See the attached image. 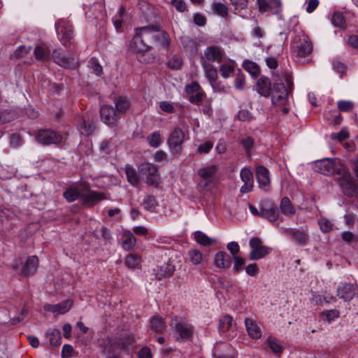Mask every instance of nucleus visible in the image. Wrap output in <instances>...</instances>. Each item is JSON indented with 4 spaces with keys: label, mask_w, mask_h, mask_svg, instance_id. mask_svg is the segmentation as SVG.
I'll use <instances>...</instances> for the list:
<instances>
[{
    "label": "nucleus",
    "mask_w": 358,
    "mask_h": 358,
    "mask_svg": "<svg viewBox=\"0 0 358 358\" xmlns=\"http://www.w3.org/2000/svg\"><path fill=\"white\" fill-rule=\"evenodd\" d=\"M292 50L295 60L298 63L305 64V59L313 52V45L303 31H299L294 36L292 42Z\"/></svg>",
    "instance_id": "f257e3e1"
},
{
    "label": "nucleus",
    "mask_w": 358,
    "mask_h": 358,
    "mask_svg": "<svg viewBox=\"0 0 358 358\" xmlns=\"http://www.w3.org/2000/svg\"><path fill=\"white\" fill-rule=\"evenodd\" d=\"M293 88V82L292 77L289 73H285L282 76V79L274 84L271 101L273 104L283 106L285 105L289 92Z\"/></svg>",
    "instance_id": "f03ea898"
},
{
    "label": "nucleus",
    "mask_w": 358,
    "mask_h": 358,
    "mask_svg": "<svg viewBox=\"0 0 358 358\" xmlns=\"http://www.w3.org/2000/svg\"><path fill=\"white\" fill-rule=\"evenodd\" d=\"M169 325L173 330L176 341H186L193 338L194 327L187 321L174 316Z\"/></svg>",
    "instance_id": "7ed1b4c3"
},
{
    "label": "nucleus",
    "mask_w": 358,
    "mask_h": 358,
    "mask_svg": "<svg viewBox=\"0 0 358 358\" xmlns=\"http://www.w3.org/2000/svg\"><path fill=\"white\" fill-rule=\"evenodd\" d=\"M136 29L150 45L153 43H159L163 47H166L170 43L166 33L160 31L159 27L157 25L150 24Z\"/></svg>",
    "instance_id": "20e7f679"
},
{
    "label": "nucleus",
    "mask_w": 358,
    "mask_h": 358,
    "mask_svg": "<svg viewBox=\"0 0 358 358\" xmlns=\"http://www.w3.org/2000/svg\"><path fill=\"white\" fill-rule=\"evenodd\" d=\"M36 142L43 145H59L63 141V136L51 129L38 130L34 135Z\"/></svg>",
    "instance_id": "39448f33"
},
{
    "label": "nucleus",
    "mask_w": 358,
    "mask_h": 358,
    "mask_svg": "<svg viewBox=\"0 0 358 358\" xmlns=\"http://www.w3.org/2000/svg\"><path fill=\"white\" fill-rule=\"evenodd\" d=\"M57 36L62 44L66 47L73 43V31L71 23L64 19H59L55 24Z\"/></svg>",
    "instance_id": "423d86ee"
},
{
    "label": "nucleus",
    "mask_w": 358,
    "mask_h": 358,
    "mask_svg": "<svg viewBox=\"0 0 358 358\" xmlns=\"http://www.w3.org/2000/svg\"><path fill=\"white\" fill-rule=\"evenodd\" d=\"M336 174L341 176L338 182L343 194L348 196H352L356 192L357 185L351 173L345 171L343 168H338Z\"/></svg>",
    "instance_id": "0eeeda50"
},
{
    "label": "nucleus",
    "mask_w": 358,
    "mask_h": 358,
    "mask_svg": "<svg viewBox=\"0 0 358 358\" xmlns=\"http://www.w3.org/2000/svg\"><path fill=\"white\" fill-rule=\"evenodd\" d=\"M249 245L251 249L249 253V259L251 261H257L262 259L272 250L271 248L262 245V240L257 237L252 238L250 240Z\"/></svg>",
    "instance_id": "6e6552de"
},
{
    "label": "nucleus",
    "mask_w": 358,
    "mask_h": 358,
    "mask_svg": "<svg viewBox=\"0 0 358 358\" xmlns=\"http://www.w3.org/2000/svg\"><path fill=\"white\" fill-rule=\"evenodd\" d=\"M203 62L207 64L210 63H225L227 60L224 50L216 45L208 46L203 52Z\"/></svg>",
    "instance_id": "1a4fd4ad"
},
{
    "label": "nucleus",
    "mask_w": 358,
    "mask_h": 358,
    "mask_svg": "<svg viewBox=\"0 0 358 358\" xmlns=\"http://www.w3.org/2000/svg\"><path fill=\"white\" fill-rule=\"evenodd\" d=\"M185 140V133L180 128H175L170 134L168 145L171 152L175 155H180L182 152V144Z\"/></svg>",
    "instance_id": "9d476101"
},
{
    "label": "nucleus",
    "mask_w": 358,
    "mask_h": 358,
    "mask_svg": "<svg viewBox=\"0 0 358 358\" xmlns=\"http://www.w3.org/2000/svg\"><path fill=\"white\" fill-rule=\"evenodd\" d=\"M313 169L315 171L324 176H332L336 173V159L324 158L315 162Z\"/></svg>",
    "instance_id": "9b49d317"
},
{
    "label": "nucleus",
    "mask_w": 358,
    "mask_h": 358,
    "mask_svg": "<svg viewBox=\"0 0 358 358\" xmlns=\"http://www.w3.org/2000/svg\"><path fill=\"white\" fill-rule=\"evenodd\" d=\"M217 167L215 165L204 166L198 170V175L201 177L200 186L206 187L215 180Z\"/></svg>",
    "instance_id": "f8f14e48"
},
{
    "label": "nucleus",
    "mask_w": 358,
    "mask_h": 358,
    "mask_svg": "<svg viewBox=\"0 0 358 358\" xmlns=\"http://www.w3.org/2000/svg\"><path fill=\"white\" fill-rule=\"evenodd\" d=\"M106 199L107 197L104 193L91 190L89 186L85 183V188L82 194V199L84 205L94 206L98 202Z\"/></svg>",
    "instance_id": "ddd939ff"
},
{
    "label": "nucleus",
    "mask_w": 358,
    "mask_h": 358,
    "mask_svg": "<svg viewBox=\"0 0 358 358\" xmlns=\"http://www.w3.org/2000/svg\"><path fill=\"white\" fill-rule=\"evenodd\" d=\"M219 331L220 333L231 339L236 335V325L233 324L232 317L229 315H224L219 322Z\"/></svg>",
    "instance_id": "4468645a"
},
{
    "label": "nucleus",
    "mask_w": 358,
    "mask_h": 358,
    "mask_svg": "<svg viewBox=\"0 0 358 358\" xmlns=\"http://www.w3.org/2000/svg\"><path fill=\"white\" fill-rule=\"evenodd\" d=\"M141 171L147 177V182L152 186H157L159 181L158 169L150 163H144L141 166Z\"/></svg>",
    "instance_id": "2eb2a0df"
},
{
    "label": "nucleus",
    "mask_w": 358,
    "mask_h": 358,
    "mask_svg": "<svg viewBox=\"0 0 358 358\" xmlns=\"http://www.w3.org/2000/svg\"><path fill=\"white\" fill-rule=\"evenodd\" d=\"M130 48L136 52H143L151 50L152 45H150L145 38L141 36L137 29H135V34L130 42Z\"/></svg>",
    "instance_id": "dca6fc26"
},
{
    "label": "nucleus",
    "mask_w": 358,
    "mask_h": 358,
    "mask_svg": "<svg viewBox=\"0 0 358 358\" xmlns=\"http://www.w3.org/2000/svg\"><path fill=\"white\" fill-rule=\"evenodd\" d=\"M53 61L66 69H74L77 62L73 57H66L59 50H54L51 54Z\"/></svg>",
    "instance_id": "f3484780"
},
{
    "label": "nucleus",
    "mask_w": 358,
    "mask_h": 358,
    "mask_svg": "<svg viewBox=\"0 0 358 358\" xmlns=\"http://www.w3.org/2000/svg\"><path fill=\"white\" fill-rule=\"evenodd\" d=\"M284 234L290 236L297 245H305L309 239L308 232L303 229L285 228Z\"/></svg>",
    "instance_id": "a211bd4d"
},
{
    "label": "nucleus",
    "mask_w": 358,
    "mask_h": 358,
    "mask_svg": "<svg viewBox=\"0 0 358 358\" xmlns=\"http://www.w3.org/2000/svg\"><path fill=\"white\" fill-rule=\"evenodd\" d=\"M258 9L261 13L270 12L277 14L281 10L280 0H257Z\"/></svg>",
    "instance_id": "6ab92c4d"
},
{
    "label": "nucleus",
    "mask_w": 358,
    "mask_h": 358,
    "mask_svg": "<svg viewBox=\"0 0 358 358\" xmlns=\"http://www.w3.org/2000/svg\"><path fill=\"white\" fill-rule=\"evenodd\" d=\"M100 116L103 122L108 125H114L117 120L120 118L115 108L108 105L101 107Z\"/></svg>",
    "instance_id": "aec40b11"
},
{
    "label": "nucleus",
    "mask_w": 358,
    "mask_h": 358,
    "mask_svg": "<svg viewBox=\"0 0 358 358\" xmlns=\"http://www.w3.org/2000/svg\"><path fill=\"white\" fill-rule=\"evenodd\" d=\"M135 338L132 335L122 336L115 339L111 343V348L115 350H120L124 352H128L134 346Z\"/></svg>",
    "instance_id": "412c9836"
},
{
    "label": "nucleus",
    "mask_w": 358,
    "mask_h": 358,
    "mask_svg": "<svg viewBox=\"0 0 358 358\" xmlns=\"http://www.w3.org/2000/svg\"><path fill=\"white\" fill-rule=\"evenodd\" d=\"M85 188V182L76 183L70 186L64 192V197L69 201H76L78 197L82 199L83 191Z\"/></svg>",
    "instance_id": "4be33fe9"
},
{
    "label": "nucleus",
    "mask_w": 358,
    "mask_h": 358,
    "mask_svg": "<svg viewBox=\"0 0 358 358\" xmlns=\"http://www.w3.org/2000/svg\"><path fill=\"white\" fill-rule=\"evenodd\" d=\"M73 304L72 301L66 300L57 304H45L44 305V310L52 313L55 315L64 314L68 312L71 308Z\"/></svg>",
    "instance_id": "5701e85b"
},
{
    "label": "nucleus",
    "mask_w": 358,
    "mask_h": 358,
    "mask_svg": "<svg viewBox=\"0 0 358 358\" xmlns=\"http://www.w3.org/2000/svg\"><path fill=\"white\" fill-rule=\"evenodd\" d=\"M278 210L272 203L266 201L262 206L261 217L268 220L269 222H275L278 220Z\"/></svg>",
    "instance_id": "b1692460"
},
{
    "label": "nucleus",
    "mask_w": 358,
    "mask_h": 358,
    "mask_svg": "<svg viewBox=\"0 0 358 358\" xmlns=\"http://www.w3.org/2000/svg\"><path fill=\"white\" fill-rule=\"evenodd\" d=\"M175 271V266L169 263H164L160 266H157L154 269L155 278L161 280L162 279L169 278Z\"/></svg>",
    "instance_id": "393cba45"
},
{
    "label": "nucleus",
    "mask_w": 358,
    "mask_h": 358,
    "mask_svg": "<svg viewBox=\"0 0 358 358\" xmlns=\"http://www.w3.org/2000/svg\"><path fill=\"white\" fill-rule=\"evenodd\" d=\"M355 294V287L351 283H342L337 289V295L345 301L352 299Z\"/></svg>",
    "instance_id": "a878e982"
},
{
    "label": "nucleus",
    "mask_w": 358,
    "mask_h": 358,
    "mask_svg": "<svg viewBox=\"0 0 358 358\" xmlns=\"http://www.w3.org/2000/svg\"><path fill=\"white\" fill-rule=\"evenodd\" d=\"M38 266V259L35 255L29 257L22 267L20 274L24 276L34 275Z\"/></svg>",
    "instance_id": "bb28decb"
},
{
    "label": "nucleus",
    "mask_w": 358,
    "mask_h": 358,
    "mask_svg": "<svg viewBox=\"0 0 358 358\" xmlns=\"http://www.w3.org/2000/svg\"><path fill=\"white\" fill-rule=\"evenodd\" d=\"M231 259L230 256L225 252H218L214 257V264L219 268L226 269L231 266Z\"/></svg>",
    "instance_id": "cd10ccee"
},
{
    "label": "nucleus",
    "mask_w": 358,
    "mask_h": 358,
    "mask_svg": "<svg viewBox=\"0 0 358 358\" xmlns=\"http://www.w3.org/2000/svg\"><path fill=\"white\" fill-rule=\"evenodd\" d=\"M257 92L263 96H268L271 92V84L268 78L265 77L259 78L256 83Z\"/></svg>",
    "instance_id": "c85d7f7f"
},
{
    "label": "nucleus",
    "mask_w": 358,
    "mask_h": 358,
    "mask_svg": "<svg viewBox=\"0 0 358 358\" xmlns=\"http://www.w3.org/2000/svg\"><path fill=\"white\" fill-rule=\"evenodd\" d=\"M245 325L250 337L253 339H258L262 336L260 328L255 320L245 318Z\"/></svg>",
    "instance_id": "c756f323"
},
{
    "label": "nucleus",
    "mask_w": 358,
    "mask_h": 358,
    "mask_svg": "<svg viewBox=\"0 0 358 358\" xmlns=\"http://www.w3.org/2000/svg\"><path fill=\"white\" fill-rule=\"evenodd\" d=\"M257 180L261 188L265 187L269 185V171L264 166L257 167Z\"/></svg>",
    "instance_id": "7c9ffc66"
},
{
    "label": "nucleus",
    "mask_w": 358,
    "mask_h": 358,
    "mask_svg": "<svg viewBox=\"0 0 358 358\" xmlns=\"http://www.w3.org/2000/svg\"><path fill=\"white\" fill-rule=\"evenodd\" d=\"M150 327L156 333L162 334L166 329L164 319L159 316H153L150 320Z\"/></svg>",
    "instance_id": "2f4dec72"
},
{
    "label": "nucleus",
    "mask_w": 358,
    "mask_h": 358,
    "mask_svg": "<svg viewBox=\"0 0 358 358\" xmlns=\"http://www.w3.org/2000/svg\"><path fill=\"white\" fill-rule=\"evenodd\" d=\"M34 55L37 61L47 62L50 58V50L48 46L36 45L34 50Z\"/></svg>",
    "instance_id": "473e14b6"
},
{
    "label": "nucleus",
    "mask_w": 358,
    "mask_h": 358,
    "mask_svg": "<svg viewBox=\"0 0 358 358\" xmlns=\"http://www.w3.org/2000/svg\"><path fill=\"white\" fill-rule=\"evenodd\" d=\"M77 127L80 134L85 136L90 135L95 129L94 124L87 122L82 117L78 118Z\"/></svg>",
    "instance_id": "72a5a7b5"
},
{
    "label": "nucleus",
    "mask_w": 358,
    "mask_h": 358,
    "mask_svg": "<svg viewBox=\"0 0 358 358\" xmlns=\"http://www.w3.org/2000/svg\"><path fill=\"white\" fill-rule=\"evenodd\" d=\"M115 111L120 117L126 113L130 108L129 101L124 96H119L115 101Z\"/></svg>",
    "instance_id": "f704fd0d"
},
{
    "label": "nucleus",
    "mask_w": 358,
    "mask_h": 358,
    "mask_svg": "<svg viewBox=\"0 0 358 358\" xmlns=\"http://www.w3.org/2000/svg\"><path fill=\"white\" fill-rule=\"evenodd\" d=\"M45 337L49 339V343L51 346H58L61 344V333L57 329H48L45 332Z\"/></svg>",
    "instance_id": "c9c22d12"
},
{
    "label": "nucleus",
    "mask_w": 358,
    "mask_h": 358,
    "mask_svg": "<svg viewBox=\"0 0 358 358\" xmlns=\"http://www.w3.org/2000/svg\"><path fill=\"white\" fill-rule=\"evenodd\" d=\"M136 243V239L133 234L129 231L124 232L122 236V246L127 251L132 250Z\"/></svg>",
    "instance_id": "e433bc0d"
},
{
    "label": "nucleus",
    "mask_w": 358,
    "mask_h": 358,
    "mask_svg": "<svg viewBox=\"0 0 358 358\" xmlns=\"http://www.w3.org/2000/svg\"><path fill=\"white\" fill-rule=\"evenodd\" d=\"M280 210L286 216L292 217L295 214V208L288 197H283L280 204Z\"/></svg>",
    "instance_id": "4c0bfd02"
},
{
    "label": "nucleus",
    "mask_w": 358,
    "mask_h": 358,
    "mask_svg": "<svg viewBox=\"0 0 358 358\" xmlns=\"http://www.w3.org/2000/svg\"><path fill=\"white\" fill-rule=\"evenodd\" d=\"M194 239L197 243L205 247L210 246L216 242L215 238L208 236L201 231L194 232Z\"/></svg>",
    "instance_id": "58836bf2"
},
{
    "label": "nucleus",
    "mask_w": 358,
    "mask_h": 358,
    "mask_svg": "<svg viewBox=\"0 0 358 358\" xmlns=\"http://www.w3.org/2000/svg\"><path fill=\"white\" fill-rule=\"evenodd\" d=\"M310 300L315 305H322L323 303H334L336 301V298L331 294L322 296L317 293H314L312 294Z\"/></svg>",
    "instance_id": "ea45409f"
},
{
    "label": "nucleus",
    "mask_w": 358,
    "mask_h": 358,
    "mask_svg": "<svg viewBox=\"0 0 358 358\" xmlns=\"http://www.w3.org/2000/svg\"><path fill=\"white\" fill-rule=\"evenodd\" d=\"M265 343L271 349V350L275 355H280L283 348L280 344L278 339L275 337L269 336L266 338Z\"/></svg>",
    "instance_id": "a19ab883"
},
{
    "label": "nucleus",
    "mask_w": 358,
    "mask_h": 358,
    "mask_svg": "<svg viewBox=\"0 0 358 358\" xmlns=\"http://www.w3.org/2000/svg\"><path fill=\"white\" fill-rule=\"evenodd\" d=\"M125 173L128 182L133 186H136L138 184L139 176L134 168L129 165H126Z\"/></svg>",
    "instance_id": "79ce46f5"
},
{
    "label": "nucleus",
    "mask_w": 358,
    "mask_h": 358,
    "mask_svg": "<svg viewBox=\"0 0 358 358\" xmlns=\"http://www.w3.org/2000/svg\"><path fill=\"white\" fill-rule=\"evenodd\" d=\"M339 317L340 311L336 309L327 310L321 313L322 320L328 324H331Z\"/></svg>",
    "instance_id": "37998d69"
},
{
    "label": "nucleus",
    "mask_w": 358,
    "mask_h": 358,
    "mask_svg": "<svg viewBox=\"0 0 358 358\" xmlns=\"http://www.w3.org/2000/svg\"><path fill=\"white\" fill-rule=\"evenodd\" d=\"M203 68L205 71V74L210 83L215 82L217 78V69L206 62H203Z\"/></svg>",
    "instance_id": "c03bdc74"
},
{
    "label": "nucleus",
    "mask_w": 358,
    "mask_h": 358,
    "mask_svg": "<svg viewBox=\"0 0 358 358\" xmlns=\"http://www.w3.org/2000/svg\"><path fill=\"white\" fill-rule=\"evenodd\" d=\"M141 259L140 255L131 253L126 257L125 265L129 268H135L140 264Z\"/></svg>",
    "instance_id": "a18cd8bd"
},
{
    "label": "nucleus",
    "mask_w": 358,
    "mask_h": 358,
    "mask_svg": "<svg viewBox=\"0 0 358 358\" xmlns=\"http://www.w3.org/2000/svg\"><path fill=\"white\" fill-rule=\"evenodd\" d=\"M187 255L190 262L194 265H199V264H201L203 257V255L201 253V252H200L197 249H191L188 252Z\"/></svg>",
    "instance_id": "49530a36"
},
{
    "label": "nucleus",
    "mask_w": 358,
    "mask_h": 358,
    "mask_svg": "<svg viewBox=\"0 0 358 358\" xmlns=\"http://www.w3.org/2000/svg\"><path fill=\"white\" fill-rule=\"evenodd\" d=\"M243 67L252 76H257L259 73V66L250 60H245L243 63Z\"/></svg>",
    "instance_id": "de8ad7c7"
},
{
    "label": "nucleus",
    "mask_w": 358,
    "mask_h": 358,
    "mask_svg": "<svg viewBox=\"0 0 358 358\" xmlns=\"http://www.w3.org/2000/svg\"><path fill=\"white\" fill-rule=\"evenodd\" d=\"M143 206L146 210L154 211L157 206V201L155 196L146 195L143 201Z\"/></svg>",
    "instance_id": "09e8293b"
},
{
    "label": "nucleus",
    "mask_w": 358,
    "mask_h": 358,
    "mask_svg": "<svg viewBox=\"0 0 358 358\" xmlns=\"http://www.w3.org/2000/svg\"><path fill=\"white\" fill-rule=\"evenodd\" d=\"M255 143V140L253 138L250 136H248L246 138H242L240 141V144L242 145L243 149L245 150L246 154L250 156L251 149L253 148Z\"/></svg>",
    "instance_id": "8fccbe9b"
},
{
    "label": "nucleus",
    "mask_w": 358,
    "mask_h": 358,
    "mask_svg": "<svg viewBox=\"0 0 358 358\" xmlns=\"http://www.w3.org/2000/svg\"><path fill=\"white\" fill-rule=\"evenodd\" d=\"M15 118V114L10 110L0 111V124L8 123Z\"/></svg>",
    "instance_id": "3c124183"
},
{
    "label": "nucleus",
    "mask_w": 358,
    "mask_h": 358,
    "mask_svg": "<svg viewBox=\"0 0 358 358\" xmlns=\"http://www.w3.org/2000/svg\"><path fill=\"white\" fill-rule=\"evenodd\" d=\"M147 141L148 144L152 148H158L161 144V136L158 131H155L150 134Z\"/></svg>",
    "instance_id": "603ef678"
},
{
    "label": "nucleus",
    "mask_w": 358,
    "mask_h": 358,
    "mask_svg": "<svg viewBox=\"0 0 358 358\" xmlns=\"http://www.w3.org/2000/svg\"><path fill=\"white\" fill-rule=\"evenodd\" d=\"M337 106L341 112H350L354 108V103L351 101L341 100L337 102Z\"/></svg>",
    "instance_id": "864d4df0"
},
{
    "label": "nucleus",
    "mask_w": 358,
    "mask_h": 358,
    "mask_svg": "<svg viewBox=\"0 0 358 358\" xmlns=\"http://www.w3.org/2000/svg\"><path fill=\"white\" fill-rule=\"evenodd\" d=\"M167 65L169 68L178 70L181 68L182 65V59L177 55H173L168 62Z\"/></svg>",
    "instance_id": "5fc2aeb1"
},
{
    "label": "nucleus",
    "mask_w": 358,
    "mask_h": 358,
    "mask_svg": "<svg viewBox=\"0 0 358 358\" xmlns=\"http://www.w3.org/2000/svg\"><path fill=\"white\" fill-rule=\"evenodd\" d=\"M332 23L335 27L342 28L345 25V18L341 13H335L331 19Z\"/></svg>",
    "instance_id": "6e6d98bb"
},
{
    "label": "nucleus",
    "mask_w": 358,
    "mask_h": 358,
    "mask_svg": "<svg viewBox=\"0 0 358 358\" xmlns=\"http://www.w3.org/2000/svg\"><path fill=\"white\" fill-rule=\"evenodd\" d=\"M220 71L221 76L224 78H228L230 76L231 73H232L234 71V66L231 64L222 63V64L220 66Z\"/></svg>",
    "instance_id": "4d7b16f0"
},
{
    "label": "nucleus",
    "mask_w": 358,
    "mask_h": 358,
    "mask_svg": "<svg viewBox=\"0 0 358 358\" xmlns=\"http://www.w3.org/2000/svg\"><path fill=\"white\" fill-rule=\"evenodd\" d=\"M234 264L233 271L234 273H238L243 270V266L245 264V259L240 256L233 257Z\"/></svg>",
    "instance_id": "13d9d810"
},
{
    "label": "nucleus",
    "mask_w": 358,
    "mask_h": 358,
    "mask_svg": "<svg viewBox=\"0 0 358 358\" xmlns=\"http://www.w3.org/2000/svg\"><path fill=\"white\" fill-rule=\"evenodd\" d=\"M124 13V8L123 7H121L118 11V15H116L113 18V24L117 30H119L122 28Z\"/></svg>",
    "instance_id": "bf43d9fd"
},
{
    "label": "nucleus",
    "mask_w": 358,
    "mask_h": 358,
    "mask_svg": "<svg viewBox=\"0 0 358 358\" xmlns=\"http://www.w3.org/2000/svg\"><path fill=\"white\" fill-rule=\"evenodd\" d=\"M241 178L244 183H253L252 173L249 169H243L241 171Z\"/></svg>",
    "instance_id": "052dcab7"
},
{
    "label": "nucleus",
    "mask_w": 358,
    "mask_h": 358,
    "mask_svg": "<svg viewBox=\"0 0 358 358\" xmlns=\"http://www.w3.org/2000/svg\"><path fill=\"white\" fill-rule=\"evenodd\" d=\"M89 66L95 75L100 76L102 74V66L96 59H90V61L89 62Z\"/></svg>",
    "instance_id": "680f3d73"
},
{
    "label": "nucleus",
    "mask_w": 358,
    "mask_h": 358,
    "mask_svg": "<svg viewBox=\"0 0 358 358\" xmlns=\"http://www.w3.org/2000/svg\"><path fill=\"white\" fill-rule=\"evenodd\" d=\"M236 117L241 122H250L252 119V115L248 110L243 109L238 111Z\"/></svg>",
    "instance_id": "e2e57ef3"
},
{
    "label": "nucleus",
    "mask_w": 358,
    "mask_h": 358,
    "mask_svg": "<svg viewBox=\"0 0 358 358\" xmlns=\"http://www.w3.org/2000/svg\"><path fill=\"white\" fill-rule=\"evenodd\" d=\"M213 9L222 17H225L228 14V8L222 3H215L213 4Z\"/></svg>",
    "instance_id": "0e129e2a"
},
{
    "label": "nucleus",
    "mask_w": 358,
    "mask_h": 358,
    "mask_svg": "<svg viewBox=\"0 0 358 358\" xmlns=\"http://www.w3.org/2000/svg\"><path fill=\"white\" fill-rule=\"evenodd\" d=\"M205 94L203 91L197 92L195 94H190L189 101L194 104L199 105L203 101Z\"/></svg>",
    "instance_id": "69168bd1"
},
{
    "label": "nucleus",
    "mask_w": 358,
    "mask_h": 358,
    "mask_svg": "<svg viewBox=\"0 0 358 358\" xmlns=\"http://www.w3.org/2000/svg\"><path fill=\"white\" fill-rule=\"evenodd\" d=\"M31 46L20 45L14 52L16 58H21L27 55L31 50Z\"/></svg>",
    "instance_id": "338daca9"
},
{
    "label": "nucleus",
    "mask_w": 358,
    "mask_h": 358,
    "mask_svg": "<svg viewBox=\"0 0 358 358\" xmlns=\"http://www.w3.org/2000/svg\"><path fill=\"white\" fill-rule=\"evenodd\" d=\"M320 229L323 232H329L332 228V223L327 218H320L318 221Z\"/></svg>",
    "instance_id": "774afa93"
}]
</instances>
